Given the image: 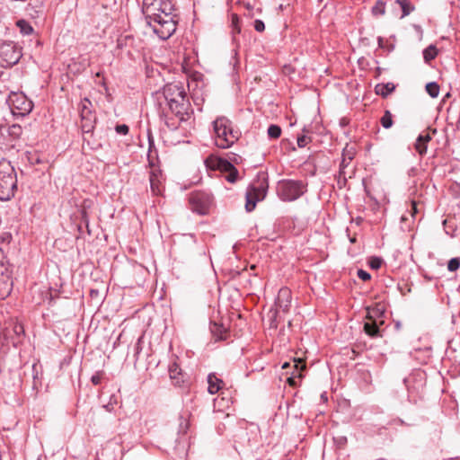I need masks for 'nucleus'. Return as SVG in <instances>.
<instances>
[{
  "label": "nucleus",
  "mask_w": 460,
  "mask_h": 460,
  "mask_svg": "<svg viewBox=\"0 0 460 460\" xmlns=\"http://www.w3.org/2000/svg\"><path fill=\"white\" fill-rule=\"evenodd\" d=\"M146 24L159 39L167 40L176 31L174 0H143Z\"/></svg>",
  "instance_id": "nucleus-1"
},
{
  "label": "nucleus",
  "mask_w": 460,
  "mask_h": 460,
  "mask_svg": "<svg viewBox=\"0 0 460 460\" xmlns=\"http://www.w3.org/2000/svg\"><path fill=\"white\" fill-rule=\"evenodd\" d=\"M254 29L259 32H262L265 30V24L261 20H255Z\"/></svg>",
  "instance_id": "nucleus-40"
},
{
  "label": "nucleus",
  "mask_w": 460,
  "mask_h": 460,
  "mask_svg": "<svg viewBox=\"0 0 460 460\" xmlns=\"http://www.w3.org/2000/svg\"><path fill=\"white\" fill-rule=\"evenodd\" d=\"M115 129H116V132L120 135H127L129 130L128 127L126 124L117 125Z\"/></svg>",
  "instance_id": "nucleus-38"
},
{
  "label": "nucleus",
  "mask_w": 460,
  "mask_h": 460,
  "mask_svg": "<svg viewBox=\"0 0 460 460\" xmlns=\"http://www.w3.org/2000/svg\"><path fill=\"white\" fill-rule=\"evenodd\" d=\"M395 89L393 83L378 84L376 86V93L383 97H387Z\"/></svg>",
  "instance_id": "nucleus-22"
},
{
  "label": "nucleus",
  "mask_w": 460,
  "mask_h": 460,
  "mask_svg": "<svg viewBox=\"0 0 460 460\" xmlns=\"http://www.w3.org/2000/svg\"><path fill=\"white\" fill-rule=\"evenodd\" d=\"M291 291L288 288H282L278 293L275 302L276 310L287 313L289 310L291 304Z\"/></svg>",
  "instance_id": "nucleus-9"
},
{
  "label": "nucleus",
  "mask_w": 460,
  "mask_h": 460,
  "mask_svg": "<svg viewBox=\"0 0 460 460\" xmlns=\"http://www.w3.org/2000/svg\"><path fill=\"white\" fill-rule=\"evenodd\" d=\"M12 113L14 116H25L29 114L32 108L33 103L22 93H11L6 99Z\"/></svg>",
  "instance_id": "nucleus-6"
},
{
  "label": "nucleus",
  "mask_w": 460,
  "mask_h": 460,
  "mask_svg": "<svg viewBox=\"0 0 460 460\" xmlns=\"http://www.w3.org/2000/svg\"><path fill=\"white\" fill-rule=\"evenodd\" d=\"M216 145L220 148L230 147L239 137V132L234 130L231 120L226 117L217 118L214 122Z\"/></svg>",
  "instance_id": "nucleus-4"
},
{
  "label": "nucleus",
  "mask_w": 460,
  "mask_h": 460,
  "mask_svg": "<svg viewBox=\"0 0 460 460\" xmlns=\"http://www.w3.org/2000/svg\"><path fill=\"white\" fill-rule=\"evenodd\" d=\"M384 323V321L380 319V321H367L364 323V331L365 332L370 336L371 338L381 337L380 325Z\"/></svg>",
  "instance_id": "nucleus-13"
},
{
  "label": "nucleus",
  "mask_w": 460,
  "mask_h": 460,
  "mask_svg": "<svg viewBox=\"0 0 460 460\" xmlns=\"http://www.w3.org/2000/svg\"><path fill=\"white\" fill-rule=\"evenodd\" d=\"M13 288L11 272L8 267L0 261V299L7 297Z\"/></svg>",
  "instance_id": "nucleus-8"
},
{
  "label": "nucleus",
  "mask_w": 460,
  "mask_h": 460,
  "mask_svg": "<svg viewBox=\"0 0 460 460\" xmlns=\"http://www.w3.org/2000/svg\"><path fill=\"white\" fill-rule=\"evenodd\" d=\"M169 375H170V378L172 381V384L175 386L181 387L183 385V384L185 383L181 369L176 362H172L170 364Z\"/></svg>",
  "instance_id": "nucleus-12"
},
{
  "label": "nucleus",
  "mask_w": 460,
  "mask_h": 460,
  "mask_svg": "<svg viewBox=\"0 0 460 460\" xmlns=\"http://www.w3.org/2000/svg\"><path fill=\"white\" fill-rule=\"evenodd\" d=\"M190 207L193 212L199 215H206L213 202V198L209 193L205 191H194L190 193L189 198Z\"/></svg>",
  "instance_id": "nucleus-7"
},
{
  "label": "nucleus",
  "mask_w": 460,
  "mask_h": 460,
  "mask_svg": "<svg viewBox=\"0 0 460 460\" xmlns=\"http://www.w3.org/2000/svg\"><path fill=\"white\" fill-rule=\"evenodd\" d=\"M17 191V174L11 163L0 162V200L12 199Z\"/></svg>",
  "instance_id": "nucleus-3"
},
{
  "label": "nucleus",
  "mask_w": 460,
  "mask_h": 460,
  "mask_svg": "<svg viewBox=\"0 0 460 460\" xmlns=\"http://www.w3.org/2000/svg\"><path fill=\"white\" fill-rule=\"evenodd\" d=\"M261 190L252 186L251 190L246 192V203L245 209L247 212H252L256 206L257 201L260 199V195L264 196V188L261 187Z\"/></svg>",
  "instance_id": "nucleus-10"
},
{
  "label": "nucleus",
  "mask_w": 460,
  "mask_h": 460,
  "mask_svg": "<svg viewBox=\"0 0 460 460\" xmlns=\"http://www.w3.org/2000/svg\"><path fill=\"white\" fill-rule=\"evenodd\" d=\"M279 312V311H278L276 309L275 310H270V314H271L270 325L272 328H277L278 327L277 315H278Z\"/></svg>",
  "instance_id": "nucleus-37"
},
{
  "label": "nucleus",
  "mask_w": 460,
  "mask_h": 460,
  "mask_svg": "<svg viewBox=\"0 0 460 460\" xmlns=\"http://www.w3.org/2000/svg\"><path fill=\"white\" fill-rule=\"evenodd\" d=\"M459 267H460V258H458V257L452 258L447 263V270L452 272L457 270L459 269Z\"/></svg>",
  "instance_id": "nucleus-32"
},
{
  "label": "nucleus",
  "mask_w": 460,
  "mask_h": 460,
  "mask_svg": "<svg viewBox=\"0 0 460 460\" xmlns=\"http://www.w3.org/2000/svg\"><path fill=\"white\" fill-rule=\"evenodd\" d=\"M150 185H151L152 191L155 194H158L160 191L159 187H158V181L156 180V176L154 173H152L150 175Z\"/></svg>",
  "instance_id": "nucleus-33"
},
{
  "label": "nucleus",
  "mask_w": 460,
  "mask_h": 460,
  "mask_svg": "<svg viewBox=\"0 0 460 460\" xmlns=\"http://www.w3.org/2000/svg\"><path fill=\"white\" fill-rule=\"evenodd\" d=\"M311 142V137L306 135H302L297 137V146L302 148Z\"/></svg>",
  "instance_id": "nucleus-35"
},
{
  "label": "nucleus",
  "mask_w": 460,
  "mask_h": 460,
  "mask_svg": "<svg viewBox=\"0 0 460 460\" xmlns=\"http://www.w3.org/2000/svg\"><path fill=\"white\" fill-rule=\"evenodd\" d=\"M385 314V307L377 305L373 308H367V314L366 318L369 321H380L379 319L384 315Z\"/></svg>",
  "instance_id": "nucleus-21"
},
{
  "label": "nucleus",
  "mask_w": 460,
  "mask_h": 460,
  "mask_svg": "<svg viewBox=\"0 0 460 460\" xmlns=\"http://www.w3.org/2000/svg\"><path fill=\"white\" fill-rule=\"evenodd\" d=\"M385 13V5L382 1H377L372 7V13L374 15H383Z\"/></svg>",
  "instance_id": "nucleus-30"
},
{
  "label": "nucleus",
  "mask_w": 460,
  "mask_h": 460,
  "mask_svg": "<svg viewBox=\"0 0 460 460\" xmlns=\"http://www.w3.org/2000/svg\"><path fill=\"white\" fill-rule=\"evenodd\" d=\"M81 121H82L81 128L84 133L91 132L93 130V128H94L95 118H89V120L88 119H81Z\"/></svg>",
  "instance_id": "nucleus-27"
},
{
  "label": "nucleus",
  "mask_w": 460,
  "mask_h": 460,
  "mask_svg": "<svg viewBox=\"0 0 460 460\" xmlns=\"http://www.w3.org/2000/svg\"><path fill=\"white\" fill-rule=\"evenodd\" d=\"M82 217H86V212L84 210L82 211Z\"/></svg>",
  "instance_id": "nucleus-49"
},
{
  "label": "nucleus",
  "mask_w": 460,
  "mask_h": 460,
  "mask_svg": "<svg viewBox=\"0 0 460 460\" xmlns=\"http://www.w3.org/2000/svg\"><path fill=\"white\" fill-rule=\"evenodd\" d=\"M17 27L23 35H31L33 32V28L31 23L25 20H19L16 22Z\"/></svg>",
  "instance_id": "nucleus-24"
},
{
  "label": "nucleus",
  "mask_w": 460,
  "mask_h": 460,
  "mask_svg": "<svg viewBox=\"0 0 460 460\" xmlns=\"http://www.w3.org/2000/svg\"><path fill=\"white\" fill-rule=\"evenodd\" d=\"M426 91L432 98H436L439 94V85L436 82H430L426 84Z\"/></svg>",
  "instance_id": "nucleus-25"
},
{
  "label": "nucleus",
  "mask_w": 460,
  "mask_h": 460,
  "mask_svg": "<svg viewBox=\"0 0 460 460\" xmlns=\"http://www.w3.org/2000/svg\"><path fill=\"white\" fill-rule=\"evenodd\" d=\"M438 55V49L434 45H429L423 50V58L425 62L429 63L435 59Z\"/></svg>",
  "instance_id": "nucleus-23"
},
{
  "label": "nucleus",
  "mask_w": 460,
  "mask_h": 460,
  "mask_svg": "<svg viewBox=\"0 0 460 460\" xmlns=\"http://www.w3.org/2000/svg\"><path fill=\"white\" fill-rule=\"evenodd\" d=\"M305 369V363L301 358H294L293 360V370L291 372V376L288 378V383L291 386H296V378L301 379L303 375L302 372Z\"/></svg>",
  "instance_id": "nucleus-11"
},
{
  "label": "nucleus",
  "mask_w": 460,
  "mask_h": 460,
  "mask_svg": "<svg viewBox=\"0 0 460 460\" xmlns=\"http://www.w3.org/2000/svg\"><path fill=\"white\" fill-rule=\"evenodd\" d=\"M165 123L167 124V126H168L170 128H177V127H178V124H177V123H175V122H170V120H169V119H168V120L166 119V120H165Z\"/></svg>",
  "instance_id": "nucleus-45"
},
{
  "label": "nucleus",
  "mask_w": 460,
  "mask_h": 460,
  "mask_svg": "<svg viewBox=\"0 0 460 460\" xmlns=\"http://www.w3.org/2000/svg\"><path fill=\"white\" fill-rule=\"evenodd\" d=\"M237 21H238V17H237V15H234V16H233V19H232V22H233V24H235Z\"/></svg>",
  "instance_id": "nucleus-48"
},
{
  "label": "nucleus",
  "mask_w": 460,
  "mask_h": 460,
  "mask_svg": "<svg viewBox=\"0 0 460 460\" xmlns=\"http://www.w3.org/2000/svg\"><path fill=\"white\" fill-rule=\"evenodd\" d=\"M226 179L227 181L234 183L237 181L238 178V171L237 169L231 170L230 172H226Z\"/></svg>",
  "instance_id": "nucleus-34"
},
{
  "label": "nucleus",
  "mask_w": 460,
  "mask_h": 460,
  "mask_svg": "<svg viewBox=\"0 0 460 460\" xmlns=\"http://www.w3.org/2000/svg\"><path fill=\"white\" fill-rule=\"evenodd\" d=\"M79 109L81 119L89 120V118H95V116L92 112L93 104L89 99L84 98V100H82Z\"/></svg>",
  "instance_id": "nucleus-18"
},
{
  "label": "nucleus",
  "mask_w": 460,
  "mask_h": 460,
  "mask_svg": "<svg viewBox=\"0 0 460 460\" xmlns=\"http://www.w3.org/2000/svg\"><path fill=\"white\" fill-rule=\"evenodd\" d=\"M417 139L419 141H423L426 144H428L431 140V136L429 135V132H423L417 137Z\"/></svg>",
  "instance_id": "nucleus-41"
},
{
  "label": "nucleus",
  "mask_w": 460,
  "mask_h": 460,
  "mask_svg": "<svg viewBox=\"0 0 460 460\" xmlns=\"http://www.w3.org/2000/svg\"><path fill=\"white\" fill-rule=\"evenodd\" d=\"M356 152L354 147H349V146H346L342 152V159L340 164V176L345 177V172L344 169L349 165L350 161L354 158Z\"/></svg>",
  "instance_id": "nucleus-15"
},
{
  "label": "nucleus",
  "mask_w": 460,
  "mask_h": 460,
  "mask_svg": "<svg viewBox=\"0 0 460 460\" xmlns=\"http://www.w3.org/2000/svg\"><path fill=\"white\" fill-rule=\"evenodd\" d=\"M208 393L211 394H214L217 393L221 388L224 382L218 378L216 374L211 373L208 376Z\"/></svg>",
  "instance_id": "nucleus-19"
},
{
  "label": "nucleus",
  "mask_w": 460,
  "mask_h": 460,
  "mask_svg": "<svg viewBox=\"0 0 460 460\" xmlns=\"http://www.w3.org/2000/svg\"><path fill=\"white\" fill-rule=\"evenodd\" d=\"M4 133H7V135L13 140L18 139L22 134V128L18 124H13L9 127L0 126V134L4 135Z\"/></svg>",
  "instance_id": "nucleus-16"
},
{
  "label": "nucleus",
  "mask_w": 460,
  "mask_h": 460,
  "mask_svg": "<svg viewBox=\"0 0 460 460\" xmlns=\"http://www.w3.org/2000/svg\"><path fill=\"white\" fill-rule=\"evenodd\" d=\"M290 366H291V363H289V362H285V363L282 365V368H283V369H287V368H288Z\"/></svg>",
  "instance_id": "nucleus-47"
},
{
  "label": "nucleus",
  "mask_w": 460,
  "mask_h": 460,
  "mask_svg": "<svg viewBox=\"0 0 460 460\" xmlns=\"http://www.w3.org/2000/svg\"><path fill=\"white\" fill-rule=\"evenodd\" d=\"M191 417V413L184 410L182 411L178 417V434L179 435H186L190 429V419Z\"/></svg>",
  "instance_id": "nucleus-14"
},
{
  "label": "nucleus",
  "mask_w": 460,
  "mask_h": 460,
  "mask_svg": "<svg viewBox=\"0 0 460 460\" xmlns=\"http://www.w3.org/2000/svg\"><path fill=\"white\" fill-rule=\"evenodd\" d=\"M382 263H383V260L378 257H373V258H371V260L369 261L370 267L374 270L379 269L381 267Z\"/></svg>",
  "instance_id": "nucleus-36"
},
{
  "label": "nucleus",
  "mask_w": 460,
  "mask_h": 460,
  "mask_svg": "<svg viewBox=\"0 0 460 460\" xmlns=\"http://www.w3.org/2000/svg\"><path fill=\"white\" fill-rule=\"evenodd\" d=\"M267 133L270 138L277 139L281 135V128L278 125L272 124L268 128Z\"/></svg>",
  "instance_id": "nucleus-26"
},
{
  "label": "nucleus",
  "mask_w": 460,
  "mask_h": 460,
  "mask_svg": "<svg viewBox=\"0 0 460 460\" xmlns=\"http://www.w3.org/2000/svg\"><path fill=\"white\" fill-rule=\"evenodd\" d=\"M358 277L363 281H367L371 279L370 274L364 270H358Z\"/></svg>",
  "instance_id": "nucleus-39"
},
{
  "label": "nucleus",
  "mask_w": 460,
  "mask_h": 460,
  "mask_svg": "<svg viewBox=\"0 0 460 460\" xmlns=\"http://www.w3.org/2000/svg\"><path fill=\"white\" fill-rule=\"evenodd\" d=\"M91 381L93 385H97L101 383L102 381V375L100 373H96L94 374L92 377H91Z\"/></svg>",
  "instance_id": "nucleus-42"
},
{
  "label": "nucleus",
  "mask_w": 460,
  "mask_h": 460,
  "mask_svg": "<svg viewBox=\"0 0 460 460\" xmlns=\"http://www.w3.org/2000/svg\"><path fill=\"white\" fill-rule=\"evenodd\" d=\"M414 147L416 151L419 153V155L422 156L427 153L428 144H426L423 141H419L418 139H416Z\"/></svg>",
  "instance_id": "nucleus-31"
},
{
  "label": "nucleus",
  "mask_w": 460,
  "mask_h": 460,
  "mask_svg": "<svg viewBox=\"0 0 460 460\" xmlns=\"http://www.w3.org/2000/svg\"><path fill=\"white\" fill-rule=\"evenodd\" d=\"M217 166L221 171H223L225 172H230L231 170L235 169V167L226 159H219L218 163H217Z\"/></svg>",
  "instance_id": "nucleus-29"
},
{
  "label": "nucleus",
  "mask_w": 460,
  "mask_h": 460,
  "mask_svg": "<svg viewBox=\"0 0 460 460\" xmlns=\"http://www.w3.org/2000/svg\"><path fill=\"white\" fill-rule=\"evenodd\" d=\"M210 332L216 341H224L227 337V329L223 324L211 323Z\"/></svg>",
  "instance_id": "nucleus-17"
},
{
  "label": "nucleus",
  "mask_w": 460,
  "mask_h": 460,
  "mask_svg": "<svg viewBox=\"0 0 460 460\" xmlns=\"http://www.w3.org/2000/svg\"><path fill=\"white\" fill-rule=\"evenodd\" d=\"M381 125L385 128H390L393 125V117L389 111H385L383 117L380 119Z\"/></svg>",
  "instance_id": "nucleus-28"
},
{
  "label": "nucleus",
  "mask_w": 460,
  "mask_h": 460,
  "mask_svg": "<svg viewBox=\"0 0 460 460\" xmlns=\"http://www.w3.org/2000/svg\"><path fill=\"white\" fill-rule=\"evenodd\" d=\"M307 184L303 181L283 180L279 181L277 192L280 199L294 201L306 191Z\"/></svg>",
  "instance_id": "nucleus-5"
},
{
  "label": "nucleus",
  "mask_w": 460,
  "mask_h": 460,
  "mask_svg": "<svg viewBox=\"0 0 460 460\" xmlns=\"http://www.w3.org/2000/svg\"><path fill=\"white\" fill-rule=\"evenodd\" d=\"M149 145H150V146H149V151H148V159H149L150 163H152V158H153L152 146H153L154 143L150 139H149Z\"/></svg>",
  "instance_id": "nucleus-44"
},
{
  "label": "nucleus",
  "mask_w": 460,
  "mask_h": 460,
  "mask_svg": "<svg viewBox=\"0 0 460 460\" xmlns=\"http://www.w3.org/2000/svg\"><path fill=\"white\" fill-rule=\"evenodd\" d=\"M411 210H412V215L417 212V208H416V203L415 202L411 203Z\"/></svg>",
  "instance_id": "nucleus-46"
},
{
  "label": "nucleus",
  "mask_w": 460,
  "mask_h": 460,
  "mask_svg": "<svg viewBox=\"0 0 460 460\" xmlns=\"http://www.w3.org/2000/svg\"><path fill=\"white\" fill-rule=\"evenodd\" d=\"M20 53L13 50V56L11 57V59L9 60L10 64H16L19 60Z\"/></svg>",
  "instance_id": "nucleus-43"
},
{
  "label": "nucleus",
  "mask_w": 460,
  "mask_h": 460,
  "mask_svg": "<svg viewBox=\"0 0 460 460\" xmlns=\"http://www.w3.org/2000/svg\"><path fill=\"white\" fill-rule=\"evenodd\" d=\"M162 94L167 105L179 119V123L190 118V103L186 92L181 84H167L164 86Z\"/></svg>",
  "instance_id": "nucleus-2"
},
{
  "label": "nucleus",
  "mask_w": 460,
  "mask_h": 460,
  "mask_svg": "<svg viewBox=\"0 0 460 460\" xmlns=\"http://www.w3.org/2000/svg\"><path fill=\"white\" fill-rule=\"evenodd\" d=\"M394 3L398 4L402 10L401 19L408 16L415 9L411 0H395Z\"/></svg>",
  "instance_id": "nucleus-20"
}]
</instances>
